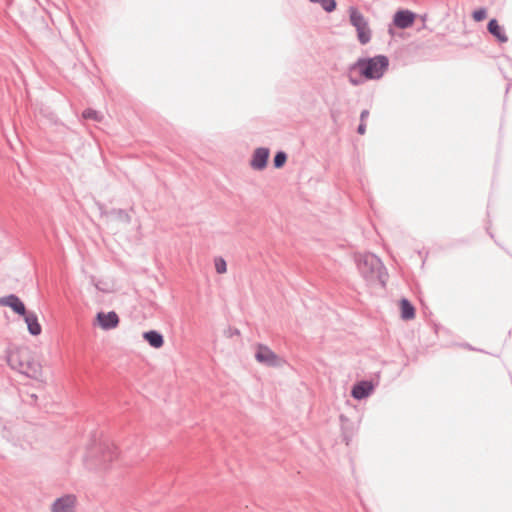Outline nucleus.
I'll list each match as a JSON object with an SVG mask.
<instances>
[{
    "label": "nucleus",
    "mask_w": 512,
    "mask_h": 512,
    "mask_svg": "<svg viewBox=\"0 0 512 512\" xmlns=\"http://www.w3.org/2000/svg\"><path fill=\"white\" fill-rule=\"evenodd\" d=\"M355 260L359 273L368 284L385 287L388 273L380 258L372 253H364L357 255Z\"/></svg>",
    "instance_id": "1"
},
{
    "label": "nucleus",
    "mask_w": 512,
    "mask_h": 512,
    "mask_svg": "<svg viewBox=\"0 0 512 512\" xmlns=\"http://www.w3.org/2000/svg\"><path fill=\"white\" fill-rule=\"evenodd\" d=\"M389 67V59L385 55L359 58L349 66V71H359L360 75L367 80L381 79Z\"/></svg>",
    "instance_id": "2"
},
{
    "label": "nucleus",
    "mask_w": 512,
    "mask_h": 512,
    "mask_svg": "<svg viewBox=\"0 0 512 512\" xmlns=\"http://www.w3.org/2000/svg\"><path fill=\"white\" fill-rule=\"evenodd\" d=\"M9 366L19 373L32 379H39L42 368L38 361L32 358L27 348L11 351L7 356Z\"/></svg>",
    "instance_id": "3"
},
{
    "label": "nucleus",
    "mask_w": 512,
    "mask_h": 512,
    "mask_svg": "<svg viewBox=\"0 0 512 512\" xmlns=\"http://www.w3.org/2000/svg\"><path fill=\"white\" fill-rule=\"evenodd\" d=\"M349 19L350 23L353 27H355L357 31L358 41L362 45H366L371 40V29L369 28V24L364 15L356 8L351 6L349 8Z\"/></svg>",
    "instance_id": "4"
},
{
    "label": "nucleus",
    "mask_w": 512,
    "mask_h": 512,
    "mask_svg": "<svg viewBox=\"0 0 512 512\" xmlns=\"http://www.w3.org/2000/svg\"><path fill=\"white\" fill-rule=\"evenodd\" d=\"M98 453V463L96 465L102 469H106L108 464L111 463L118 455L117 448L114 444L106 441L99 444Z\"/></svg>",
    "instance_id": "5"
},
{
    "label": "nucleus",
    "mask_w": 512,
    "mask_h": 512,
    "mask_svg": "<svg viewBox=\"0 0 512 512\" xmlns=\"http://www.w3.org/2000/svg\"><path fill=\"white\" fill-rule=\"evenodd\" d=\"M255 358L259 363L269 367H278L281 365V359L269 347L265 345H258L255 353Z\"/></svg>",
    "instance_id": "6"
},
{
    "label": "nucleus",
    "mask_w": 512,
    "mask_h": 512,
    "mask_svg": "<svg viewBox=\"0 0 512 512\" xmlns=\"http://www.w3.org/2000/svg\"><path fill=\"white\" fill-rule=\"evenodd\" d=\"M76 502L75 495L66 494L53 502L51 512H75Z\"/></svg>",
    "instance_id": "7"
},
{
    "label": "nucleus",
    "mask_w": 512,
    "mask_h": 512,
    "mask_svg": "<svg viewBox=\"0 0 512 512\" xmlns=\"http://www.w3.org/2000/svg\"><path fill=\"white\" fill-rule=\"evenodd\" d=\"M270 151L266 147L256 148L250 160L252 169L261 171L266 168Z\"/></svg>",
    "instance_id": "8"
},
{
    "label": "nucleus",
    "mask_w": 512,
    "mask_h": 512,
    "mask_svg": "<svg viewBox=\"0 0 512 512\" xmlns=\"http://www.w3.org/2000/svg\"><path fill=\"white\" fill-rule=\"evenodd\" d=\"M0 306L10 307L16 314L23 316L27 310L24 303L15 294H9L0 298Z\"/></svg>",
    "instance_id": "9"
},
{
    "label": "nucleus",
    "mask_w": 512,
    "mask_h": 512,
    "mask_svg": "<svg viewBox=\"0 0 512 512\" xmlns=\"http://www.w3.org/2000/svg\"><path fill=\"white\" fill-rule=\"evenodd\" d=\"M97 322L103 330H111L118 326L119 317L116 312H98L96 315Z\"/></svg>",
    "instance_id": "10"
},
{
    "label": "nucleus",
    "mask_w": 512,
    "mask_h": 512,
    "mask_svg": "<svg viewBox=\"0 0 512 512\" xmlns=\"http://www.w3.org/2000/svg\"><path fill=\"white\" fill-rule=\"evenodd\" d=\"M415 20V14L409 10H399L394 14L393 24L400 29L410 27Z\"/></svg>",
    "instance_id": "11"
},
{
    "label": "nucleus",
    "mask_w": 512,
    "mask_h": 512,
    "mask_svg": "<svg viewBox=\"0 0 512 512\" xmlns=\"http://www.w3.org/2000/svg\"><path fill=\"white\" fill-rule=\"evenodd\" d=\"M374 389L373 384L370 381H360L356 383L351 390V396L356 400H362L368 397Z\"/></svg>",
    "instance_id": "12"
},
{
    "label": "nucleus",
    "mask_w": 512,
    "mask_h": 512,
    "mask_svg": "<svg viewBox=\"0 0 512 512\" xmlns=\"http://www.w3.org/2000/svg\"><path fill=\"white\" fill-rule=\"evenodd\" d=\"M488 32L494 36L500 43H506L508 37L502 26L499 25L496 19H491L487 24Z\"/></svg>",
    "instance_id": "13"
},
{
    "label": "nucleus",
    "mask_w": 512,
    "mask_h": 512,
    "mask_svg": "<svg viewBox=\"0 0 512 512\" xmlns=\"http://www.w3.org/2000/svg\"><path fill=\"white\" fill-rule=\"evenodd\" d=\"M24 321L27 324L28 331L33 336H38L41 334L42 328L38 321V317L34 312H26L23 315Z\"/></svg>",
    "instance_id": "14"
},
{
    "label": "nucleus",
    "mask_w": 512,
    "mask_h": 512,
    "mask_svg": "<svg viewBox=\"0 0 512 512\" xmlns=\"http://www.w3.org/2000/svg\"><path fill=\"white\" fill-rule=\"evenodd\" d=\"M143 338L149 343V345L153 348H160L164 344L163 335L156 330H149L143 333Z\"/></svg>",
    "instance_id": "15"
},
{
    "label": "nucleus",
    "mask_w": 512,
    "mask_h": 512,
    "mask_svg": "<svg viewBox=\"0 0 512 512\" xmlns=\"http://www.w3.org/2000/svg\"><path fill=\"white\" fill-rule=\"evenodd\" d=\"M401 317L404 320H410L415 317V308L406 298L400 301Z\"/></svg>",
    "instance_id": "16"
},
{
    "label": "nucleus",
    "mask_w": 512,
    "mask_h": 512,
    "mask_svg": "<svg viewBox=\"0 0 512 512\" xmlns=\"http://www.w3.org/2000/svg\"><path fill=\"white\" fill-rule=\"evenodd\" d=\"M107 215L123 223L128 224L131 221L130 215L123 209H112L109 212H107Z\"/></svg>",
    "instance_id": "17"
},
{
    "label": "nucleus",
    "mask_w": 512,
    "mask_h": 512,
    "mask_svg": "<svg viewBox=\"0 0 512 512\" xmlns=\"http://www.w3.org/2000/svg\"><path fill=\"white\" fill-rule=\"evenodd\" d=\"M312 3L319 4L324 11L331 13L336 9L337 3L335 0H309Z\"/></svg>",
    "instance_id": "18"
},
{
    "label": "nucleus",
    "mask_w": 512,
    "mask_h": 512,
    "mask_svg": "<svg viewBox=\"0 0 512 512\" xmlns=\"http://www.w3.org/2000/svg\"><path fill=\"white\" fill-rule=\"evenodd\" d=\"M287 161V154L284 151H278L273 159V165L276 169L282 168Z\"/></svg>",
    "instance_id": "19"
},
{
    "label": "nucleus",
    "mask_w": 512,
    "mask_h": 512,
    "mask_svg": "<svg viewBox=\"0 0 512 512\" xmlns=\"http://www.w3.org/2000/svg\"><path fill=\"white\" fill-rule=\"evenodd\" d=\"M82 117L84 119H91L98 122L103 118V116L98 111L90 108L83 111Z\"/></svg>",
    "instance_id": "20"
},
{
    "label": "nucleus",
    "mask_w": 512,
    "mask_h": 512,
    "mask_svg": "<svg viewBox=\"0 0 512 512\" xmlns=\"http://www.w3.org/2000/svg\"><path fill=\"white\" fill-rule=\"evenodd\" d=\"M214 264L217 273L223 274L227 271L226 261L222 257L215 258Z\"/></svg>",
    "instance_id": "21"
},
{
    "label": "nucleus",
    "mask_w": 512,
    "mask_h": 512,
    "mask_svg": "<svg viewBox=\"0 0 512 512\" xmlns=\"http://www.w3.org/2000/svg\"><path fill=\"white\" fill-rule=\"evenodd\" d=\"M472 17L476 22H480L487 17V10L485 8H479L473 12Z\"/></svg>",
    "instance_id": "22"
},
{
    "label": "nucleus",
    "mask_w": 512,
    "mask_h": 512,
    "mask_svg": "<svg viewBox=\"0 0 512 512\" xmlns=\"http://www.w3.org/2000/svg\"><path fill=\"white\" fill-rule=\"evenodd\" d=\"M353 72H350L348 70V79H349V82L353 85V86H359L360 84H362V80L359 79V78H355L353 75H352Z\"/></svg>",
    "instance_id": "23"
},
{
    "label": "nucleus",
    "mask_w": 512,
    "mask_h": 512,
    "mask_svg": "<svg viewBox=\"0 0 512 512\" xmlns=\"http://www.w3.org/2000/svg\"><path fill=\"white\" fill-rule=\"evenodd\" d=\"M366 131V124L363 123V122H360V124L358 125V128H357V132L360 134V135H363Z\"/></svg>",
    "instance_id": "24"
},
{
    "label": "nucleus",
    "mask_w": 512,
    "mask_h": 512,
    "mask_svg": "<svg viewBox=\"0 0 512 512\" xmlns=\"http://www.w3.org/2000/svg\"><path fill=\"white\" fill-rule=\"evenodd\" d=\"M369 116V111L368 110H363L360 114V122H363L365 123V120L368 118Z\"/></svg>",
    "instance_id": "25"
}]
</instances>
